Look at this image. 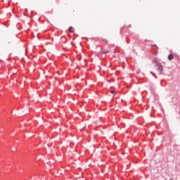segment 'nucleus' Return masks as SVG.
<instances>
[{"label":"nucleus","instance_id":"nucleus-1","mask_svg":"<svg viewBox=\"0 0 180 180\" xmlns=\"http://www.w3.org/2000/svg\"><path fill=\"white\" fill-rule=\"evenodd\" d=\"M158 66L159 67L160 71H162L164 70V67H162V65H161L160 63H158Z\"/></svg>","mask_w":180,"mask_h":180},{"label":"nucleus","instance_id":"nucleus-2","mask_svg":"<svg viewBox=\"0 0 180 180\" xmlns=\"http://www.w3.org/2000/svg\"><path fill=\"white\" fill-rule=\"evenodd\" d=\"M168 60H174V56L172 54H169L168 56Z\"/></svg>","mask_w":180,"mask_h":180},{"label":"nucleus","instance_id":"nucleus-3","mask_svg":"<svg viewBox=\"0 0 180 180\" xmlns=\"http://www.w3.org/2000/svg\"><path fill=\"white\" fill-rule=\"evenodd\" d=\"M108 53H109V51H103L102 54H108Z\"/></svg>","mask_w":180,"mask_h":180},{"label":"nucleus","instance_id":"nucleus-4","mask_svg":"<svg viewBox=\"0 0 180 180\" xmlns=\"http://www.w3.org/2000/svg\"><path fill=\"white\" fill-rule=\"evenodd\" d=\"M72 27H70V28H69V31L70 32V33H74V31H72Z\"/></svg>","mask_w":180,"mask_h":180},{"label":"nucleus","instance_id":"nucleus-5","mask_svg":"<svg viewBox=\"0 0 180 180\" xmlns=\"http://www.w3.org/2000/svg\"><path fill=\"white\" fill-rule=\"evenodd\" d=\"M111 94H116V91H111Z\"/></svg>","mask_w":180,"mask_h":180}]
</instances>
